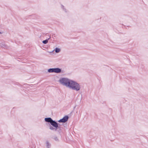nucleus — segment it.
Listing matches in <instances>:
<instances>
[{
    "instance_id": "nucleus-1",
    "label": "nucleus",
    "mask_w": 148,
    "mask_h": 148,
    "mask_svg": "<svg viewBox=\"0 0 148 148\" xmlns=\"http://www.w3.org/2000/svg\"><path fill=\"white\" fill-rule=\"evenodd\" d=\"M59 82L62 85L76 91H79L81 88V86L79 84L67 78H61Z\"/></svg>"
},
{
    "instance_id": "nucleus-2",
    "label": "nucleus",
    "mask_w": 148,
    "mask_h": 148,
    "mask_svg": "<svg viewBox=\"0 0 148 148\" xmlns=\"http://www.w3.org/2000/svg\"><path fill=\"white\" fill-rule=\"evenodd\" d=\"M45 121L49 123V129L55 131L57 132L58 133L61 135L62 132L60 124L55 120H53L50 117L45 118Z\"/></svg>"
},
{
    "instance_id": "nucleus-3",
    "label": "nucleus",
    "mask_w": 148,
    "mask_h": 148,
    "mask_svg": "<svg viewBox=\"0 0 148 148\" xmlns=\"http://www.w3.org/2000/svg\"><path fill=\"white\" fill-rule=\"evenodd\" d=\"M69 117L68 115L65 116L62 118L58 121L59 123H64L68 121Z\"/></svg>"
},
{
    "instance_id": "nucleus-4",
    "label": "nucleus",
    "mask_w": 148,
    "mask_h": 148,
    "mask_svg": "<svg viewBox=\"0 0 148 148\" xmlns=\"http://www.w3.org/2000/svg\"><path fill=\"white\" fill-rule=\"evenodd\" d=\"M0 46L2 48L5 49H8V46L5 44L4 42H2V43H0Z\"/></svg>"
},
{
    "instance_id": "nucleus-5",
    "label": "nucleus",
    "mask_w": 148,
    "mask_h": 148,
    "mask_svg": "<svg viewBox=\"0 0 148 148\" xmlns=\"http://www.w3.org/2000/svg\"><path fill=\"white\" fill-rule=\"evenodd\" d=\"M55 73H60L62 72V69L58 68H55Z\"/></svg>"
},
{
    "instance_id": "nucleus-6",
    "label": "nucleus",
    "mask_w": 148,
    "mask_h": 148,
    "mask_svg": "<svg viewBox=\"0 0 148 148\" xmlns=\"http://www.w3.org/2000/svg\"><path fill=\"white\" fill-rule=\"evenodd\" d=\"M52 139L57 142H59V140L57 136L56 135H55L52 138Z\"/></svg>"
},
{
    "instance_id": "nucleus-7",
    "label": "nucleus",
    "mask_w": 148,
    "mask_h": 148,
    "mask_svg": "<svg viewBox=\"0 0 148 148\" xmlns=\"http://www.w3.org/2000/svg\"><path fill=\"white\" fill-rule=\"evenodd\" d=\"M55 68H50L48 70V72L49 73H55Z\"/></svg>"
},
{
    "instance_id": "nucleus-8",
    "label": "nucleus",
    "mask_w": 148,
    "mask_h": 148,
    "mask_svg": "<svg viewBox=\"0 0 148 148\" xmlns=\"http://www.w3.org/2000/svg\"><path fill=\"white\" fill-rule=\"evenodd\" d=\"M51 37L50 36V37L49 38H48L47 39H46L45 40H44L42 41V42L44 44H47L48 41L49 40V39Z\"/></svg>"
},
{
    "instance_id": "nucleus-9",
    "label": "nucleus",
    "mask_w": 148,
    "mask_h": 148,
    "mask_svg": "<svg viewBox=\"0 0 148 148\" xmlns=\"http://www.w3.org/2000/svg\"><path fill=\"white\" fill-rule=\"evenodd\" d=\"M46 145L47 148H50L51 146V145L49 143L48 141H46Z\"/></svg>"
},
{
    "instance_id": "nucleus-10",
    "label": "nucleus",
    "mask_w": 148,
    "mask_h": 148,
    "mask_svg": "<svg viewBox=\"0 0 148 148\" xmlns=\"http://www.w3.org/2000/svg\"><path fill=\"white\" fill-rule=\"evenodd\" d=\"M60 51V49L56 47L55 49V51L56 53H58Z\"/></svg>"
},
{
    "instance_id": "nucleus-11",
    "label": "nucleus",
    "mask_w": 148,
    "mask_h": 148,
    "mask_svg": "<svg viewBox=\"0 0 148 148\" xmlns=\"http://www.w3.org/2000/svg\"><path fill=\"white\" fill-rule=\"evenodd\" d=\"M61 8L64 11V12H67L64 6L62 5H61Z\"/></svg>"
},
{
    "instance_id": "nucleus-12",
    "label": "nucleus",
    "mask_w": 148,
    "mask_h": 148,
    "mask_svg": "<svg viewBox=\"0 0 148 148\" xmlns=\"http://www.w3.org/2000/svg\"><path fill=\"white\" fill-rule=\"evenodd\" d=\"M3 133L2 130L0 129V134H2Z\"/></svg>"
},
{
    "instance_id": "nucleus-13",
    "label": "nucleus",
    "mask_w": 148,
    "mask_h": 148,
    "mask_svg": "<svg viewBox=\"0 0 148 148\" xmlns=\"http://www.w3.org/2000/svg\"><path fill=\"white\" fill-rule=\"evenodd\" d=\"M2 33L0 32V34H1Z\"/></svg>"
}]
</instances>
